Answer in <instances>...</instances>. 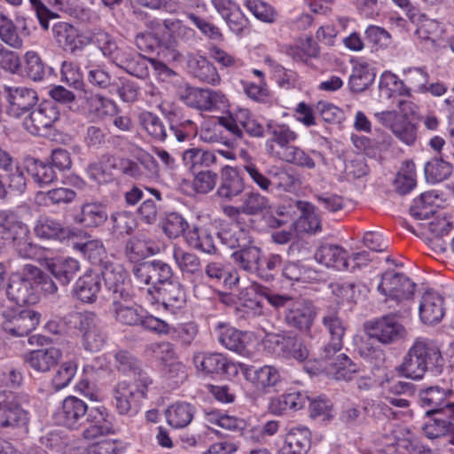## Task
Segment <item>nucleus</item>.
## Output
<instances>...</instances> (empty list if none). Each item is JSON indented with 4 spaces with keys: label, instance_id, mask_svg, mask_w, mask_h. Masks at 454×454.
<instances>
[{
    "label": "nucleus",
    "instance_id": "1",
    "mask_svg": "<svg viewBox=\"0 0 454 454\" xmlns=\"http://www.w3.org/2000/svg\"><path fill=\"white\" fill-rule=\"evenodd\" d=\"M443 364L437 342L426 337H418L404 355L398 370L403 376L418 380L427 372H440Z\"/></svg>",
    "mask_w": 454,
    "mask_h": 454
},
{
    "label": "nucleus",
    "instance_id": "2",
    "mask_svg": "<svg viewBox=\"0 0 454 454\" xmlns=\"http://www.w3.org/2000/svg\"><path fill=\"white\" fill-rule=\"evenodd\" d=\"M153 384V380L148 373H140L139 378L115 384L112 395L117 413L121 416H136L141 411L143 401L148 398Z\"/></svg>",
    "mask_w": 454,
    "mask_h": 454
},
{
    "label": "nucleus",
    "instance_id": "3",
    "mask_svg": "<svg viewBox=\"0 0 454 454\" xmlns=\"http://www.w3.org/2000/svg\"><path fill=\"white\" fill-rule=\"evenodd\" d=\"M73 249L81 253L92 265L98 266L101 271L105 286L117 287L123 281L122 277L128 275L122 264L111 261L103 242L98 239L73 242Z\"/></svg>",
    "mask_w": 454,
    "mask_h": 454
},
{
    "label": "nucleus",
    "instance_id": "4",
    "mask_svg": "<svg viewBox=\"0 0 454 454\" xmlns=\"http://www.w3.org/2000/svg\"><path fill=\"white\" fill-rule=\"evenodd\" d=\"M0 235L5 244H12L19 256L35 259L39 253L38 247L32 242L27 224L12 211H0Z\"/></svg>",
    "mask_w": 454,
    "mask_h": 454
},
{
    "label": "nucleus",
    "instance_id": "5",
    "mask_svg": "<svg viewBox=\"0 0 454 454\" xmlns=\"http://www.w3.org/2000/svg\"><path fill=\"white\" fill-rule=\"evenodd\" d=\"M268 129L272 136V140L282 148V151L278 153L281 160L301 168H312L315 167L314 160L304 151L288 145L298 137L297 133L288 125L270 122L268 124Z\"/></svg>",
    "mask_w": 454,
    "mask_h": 454
},
{
    "label": "nucleus",
    "instance_id": "6",
    "mask_svg": "<svg viewBox=\"0 0 454 454\" xmlns=\"http://www.w3.org/2000/svg\"><path fill=\"white\" fill-rule=\"evenodd\" d=\"M122 278L123 281L121 280L117 287L109 288L105 286L107 299L112 301L113 312L119 323L126 325H139L142 315L138 313L137 309L123 304L132 300L133 294L129 274L122 277Z\"/></svg>",
    "mask_w": 454,
    "mask_h": 454
},
{
    "label": "nucleus",
    "instance_id": "7",
    "mask_svg": "<svg viewBox=\"0 0 454 454\" xmlns=\"http://www.w3.org/2000/svg\"><path fill=\"white\" fill-rule=\"evenodd\" d=\"M192 364L203 376L232 378L240 371V363L218 352L197 351L192 356Z\"/></svg>",
    "mask_w": 454,
    "mask_h": 454
},
{
    "label": "nucleus",
    "instance_id": "8",
    "mask_svg": "<svg viewBox=\"0 0 454 454\" xmlns=\"http://www.w3.org/2000/svg\"><path fill=\"white\" fill-rule=\"evenodd\" d=\"M70 323L82 333V346L86 350L98 352L104 347L106 335L94 312H73L70 314Z\"/></svg>",
    "mask_w": 454,
    "mask_h": 454
},
{
    "label": "nucleus",
    "instance_id": "9",
    "mask_svg": "<svg viewBox=\"0 0 454 454\" xmlns=\"http://www.w3.org/2000/svg\"><path fill=\"white\" fill-rule=\"evenodd\" d=\"M2 328L13 337L28 335L38 325L40 315L20 307H4L2 312Z\"/></svg>",
    "mask_w": 454,
    "mask_h": 454
},
{
    "label": "nucleus",
    "instance_id": "10",
    "mask_svg": "<svg viewBox=\"0 0 454 454\" xmlns=\"http://www.w3.org/2000/svg\"><path fill=\"white\" fill-rule=\"evenodd\" d=\"M416 284L405 274L388 270L382 273L378 291L387 299L401 302L412 299Z\"/></svg>",
    "mask_w": 454,
    "mask_h": 454
},
{
    "label": "nucleus",
    "instance_id": "11",
    "mask_svg": "<svg viewBox=\"0 0 454 454\" xmlns=\"http://www.w3.org/2000/svg\"><path fill=\"white\" fill-rule=\"evenodd\" d=\"M294 208L300 211V215L295 222V229L300 232L316 233L321 231V220L316 213V207L304 200H290L287 205L278 207L276 213L278 215H292Z\"/></svg>",
    "mask_w": 454,
    "mask_h": 454
},
{
    "label": "nucleus",
    "instance_id": "12",
    "mask_svg": "<svg viewBox=\"0 0 454 454\" xmlns=\"http://www.w3.org/2000/svg\"><path fill=\"white\" fill-rule=\"evenodd\" d=\"M6 294L17 307L35 304L39 301L35 280L25 270L23 273H14L11 276Z\"/></svg>",
    "mask_w": 454,
    "mask_h": 454
},
{
    "label": "nucleus",
    "instance_id": "13",
    "mask_svg": "<svg viewBox=\"0 0 454 454\" xmlns=\"http://www.w3.org/2000/svg\"><path fill=\"white\" fill-rule=\"evenodd\" d=\"M367 330L371 338L382 344L395 343L404 339L407 334L405 327L398 321L396 313H390L370 322Z\"/></svg>",
    "mask_w": 454,
    "mask_h": 454
},
{
    "label": "nucleus",
    "instance_id": "14",
    "mask_svg": "<svg viewBox=\"0 0 454 454\" xmlns=\"http://www.w3.org/2000/svg\"><path fill=\"white\" fill-rule=\"evenodd\" d=\"M136 279L145 285L163 286L176 277L170 264L162 260L146 261L134 266L132 270Z\"/></svg>",
    "mask_w": 454,
    "mask_h": 454
},
{
    "label": "nucleus",
    "instance_id": "15",
    "mask_svg": "<svg viewBox=\"0 0 454 454\" xmlns=\"http://www.w3.org/2000/svg\"><path fill=\"white\" fill-rule=\"evenodd\" d=\"M59 119V111L53 101H44L36 108L31 109L24 118L22 125L32 135H44L43 131L51 128Z\"/></svg>",
    "mask_w": 454,
    "mask_h": 454
},
{
    "label": "nucleus",
    "instance_id": "16",
    "mask_svg": "<svg viewBox=\"0 0 454 454\" xmlns=\"http://www.w3.org/2000/svg\"><path fill=\"white\" fill-rule=\"evenodd\" d=\"M4 90L8 102L6 113L16 119L28 114L38 100L36 91L25 86H4Z\"/></svg>",
    "mask_w": 454,
    "mask_h": 454
},
{
    "label": "nucleus",
    "instance_id": "17",
    "mask_svg": "<svg viewBox=\"0 0 454 454\" xmlns=\"http://www.w3.org/2000/svg\"><path fill=\"white\" fill-rule=\"evenodd\" d=\"M317 309L314 304L306 299H295L285 312V322L301 333H309L315 321Z\"/></svg>",
    "mask_w": 454,
    "mask_h": 454
},
{
    "label": "nucleus",
    "instance_id": "18",
    "mask_svg": "<svg viewBox=\"0 0 454 454\" xmlns=\"http://www.w3.org/2000/svg\"><path fill=\"white\" fill-rule=\"evenodd\" d=\"M88 407L83 400L68 395L62 401L56 412V419L59 425L71 430H77L86 422Z\"/></svg>",
    "mask_w": 454,
    "mask_h": 454
},
{
    "label": "nucleus",
    "instance_id": "19",
    "mask_svg": "<svg viewBox=\"0 0 454 454\" xmlns=\"http://www.w3.org/2000/svg\"><path fill=\"white\" fill-rule=\"evenodd\" d=\"M113 419L114 416L104 405L88 408L86 421L90 425L82 431V437L90 441L99 436L113 434L114 432Z\"/></svg>",
    "mask_w": 454,
    "mask_h": 454
},
{
    "label": "nucleus",
    "instance_id": "20",
    "mask_svg": "<svg viewBox=\"0 0 454 454\" xmlns=\"http://www.w3.org/2000/svg\"><path fill=\"white\" fill-rule=\"evenodd\" d=\"M239 372L255 389L264 393L275 387L281 379L278 370L272 365L255 367L240 363Z\"/></svg>",
    "mask_w": 454,
    "mask_h": 454
},
{
    "label": "nucleus",
    "instance_id": "21",
    "mask_svg": "<svg viewBox=\"0 0 454 454\" xmlns=\"http://www.w3.org/2000/svg\"><path fill=\"white\" fill-rule=\"evenodd\" d=\"M172 257L184 277L190 278L194 284L204 283L203 267L197 254L185 251L181 247L174 246Z\"/></svg>",
    "mask_w": 454,
    "mask_h": 454
},
{
    "label": "nucleus",
    "instance_id": "22",
    "mask_svg": "<svg viewBox=\"0 0 454 454\" xmlns=\"http://www.w3.org/2000/svg\"><path fill=\"white\" fill-rule=\"evenodd\" d=\"M332 353L329 357L325 356L322 349L319 366L325 370L326 373L336 380H349L353 374L357 372L358 365L354 363L346 354L336 355Z\"/></svg>",
    "mask_w": 454,
    "mask_h": 454
},
{
    "label": "nucleus",
    "instance_id": "23",
    "mask_svg": "<svg viewBox=\"0 0 454 454\" xmlns=\"http://www.w3.org/2000/svg\"><path fill=\"white\" fill-rule=\"evenodd\" d=\"M29 412L14 400L0 402V429L27 431Z\"/></svg>",
    "mask_w": 454,
    "mask_h": 454
},
{
    "label": "nucleus",
    "instance_id": "24",
    "mask_svg": "<svg viewBox=\"0 0 454 454\" xmlns=\"http://www.w3.org/2000/svg\"><path fill=\"white\" fill-rule=\"evenodd\" d=\"M101 271L86 270L74 283L73 295L84 303H93L102 289Z\"/></svg>",
    "mask_w": 454,
    "mask_h": 454
},
{
    "label": "nucleus",
    "instance_id": "25",
    "mask_svg": "<svg viewBox=\"0 0 454 454\" xmlns=\"http://www.w3.org/2000/svg\"><path fill=\"white\" fill-rule=\"evenodd\" d=\"M186 100L189 106L202 111L220 110L228 105V99L221 90L210 89H193Z\"/></svg>",
    "mask_w": 454,
    "mask_h": 454
},
{
    "label": "nucleus",
    "instance_id": "26",
    "mask_svg": "<svg viewBox=\"0 0 454 454\" xmlns=\"http://www.w3.org/2000/svg\"><path fill=\"white\" fill-rule=\"evenodd\" d=\"M443 298L436 292L427 291L421 297L419 314L425 325L438 324L445 314Z\"/></svg>",
    "mask_w": 454,
    "mask_h": 454
},
{
    "label": "nucleus",
    "instance_id": "27",
    "mask_svg": "<svg viewBox=\"0 0 454 454\" xmlns=\"http://www.w3.org/2000/svg\"><path fill=\"white\" fill-rule=\"evenodd\" d=\"M163 27L160 43L166 48H174L180 43H187L195 37V31L177 19L165 20Z\"/></svg>",
    "mask_w": 454,
    "mask_h": 454
},
{
    "label": "nucleus",
    "instance_id": "28",
    "mask_svg": "<svg viewBox=\"0 0 454 454\" xmlns=\"http://www.w3.org/2000/svg\"><path fill=\"white\" fill-rule=\"evenodd\" d=\"M311 446V432L306 426L288 429L281 449L282 454H307Z\"/></svg>",
    "mask_w": 454,
    "mask_h": 454
},
{
    "label": "nucleus",
    "instance_id": "29",
    "mask_svg": "<svg viewBox=\"0 0 454 454\" xmlns=\"http://www.w3.org/2000/svg\"><path fill=\"white\" fill-rule=\"evenodd\" d=\"M309 400L306 392L289 388L270 401V409L274 414L282 415L287 411H296L302 409Z\"/></svg>",
    "mask_w": 454,
    "mask_h": 454
},
{
    "label": "nucleus",
    "instance_id": "30",
    "mask_svg": "<svg viewBox=\"0 0 454 454\" xmlns=\"http://www.w3.org/2000/svg\"><path fill=\"white\" fill-rule=\"evenodd\" d=\"M322 324L330 335V341L324 346L325 356L339 352L343 347L345 326L341 318L335 312H328L322 318Z\"/></svg>",
    "mask_w": 454,
    "mask_h": 454
},
{
    "label": "nucleus",
    "instance_id": "31",
    "mask_svg": "<svg viewBox=\"0 0 454 454\" xmlns=\"http://www.w3.org/2000/svg\"><path fill=\"white\" fill-rule=\"evenodd\" d=\"M314 256L317 262L327 268L337 270L348 269V254L340 246L323 244L317 248Z\"/></svg>",
    "mask_w": 454,
    "mask_h": 454
},
{
    "label": "nucleus",
    "instance_id": "32",
    "mask_svg": "<svg viewBox=\"0 0 454 454\" xmlns=\"http://www.w3.org/2000/svg\"><path fill=\"white\" fill-rule=\"evenodd\" d=\"M214 334L218 342L225 348L240 355L246 352V334L230 324L218 322L214 326Z\"/></svg>",
    "mask_w": 454,
    "mask_h": 454
},
{
    "label": "nucleus",
    "instance_id": "33",
    "mask_svg": "<svg viewBox=\"0 0 454 454\" xmlns=\"http://www.w3.org/2000/svg\"><path fill=\"white\" fill-rule=\"evenodd\" d=\"M34 231L37 238L63 242L69 239L71 231L61 222L48 215H41L35 222Z\"/></svg>",
    "mask_w": 454,
    "mask_h": 454
},
{
    "label": "nucleus",
    "instance_id": "34",
    "mask_svg": "<svg viewBox=\"0 0 454 454\" xmlns=\"http://www.w3.org/2000/svg\"><path fill=\"white\" fill-rule=\"evenodd\" d=\"M62 352L55 347L42 348L30 351L25 356V362L35 371L47 372L58 364Z\"/></svg>",
    "mask_w": 454,
    "mask_h": 454
},
{
    "label": "nucleus",
    "instance_id": "35",
    "mask_svg": "<svg viewBox=\"0 0 454 454\" xmlns=\"http://www.w3.org/2000/svg\"><path fill=\"white\" fill-rule=\"evenodd\" d=\"M449 392V390L438 386L421 390L419 395V403L421 407L426 409V415L444 413L445 404L449 403L446 400Z\"/></svg>",
    "mask_w": 454,
    "mask_h": 454
},
{
    "label": "nucleus",
    "instance_id": "36",
    "mask_svg": "<svg viewBox=\"0 0 454 454\" xmlns=\"http://www.w3.org/2000/svg\"><path fill=\"white\" fill-rule=\"evenodd\" d=\"M221 243L231 249L242 248L252 243L250 230L239 223H232L221 229L217 233Z\"/></svg>",
    "mask_w": 454,
    "mask_h": 454
},
{
    "label": "nucleus",
    "instance_id": "37",
    "mask_svg": "<svg viewBox=\"0 0 454 454\" xmlns=\"http://www.w3.org/2000/svg\"><path fill=\"white\" fill-rule=\"evenodd\" d=\"M52 34L57 42L68 49L71 53L85 45V36L79 35L78 30L67 22L59 21L52 27Z\"/></svg>",
    "mask_w": 454,
    "mask_h": 454
},
{
    "label": "nucleus",
    "instance_id": "38",
    "mask_svg": "<svg viewBox=\"0 0 454 454\" xmlns=\"http://www.w3.org/2000/svg\"><path fill=\"white\" fill-rule=\"evenodd\" d=\"M196 408L187 402H176L165 411L168 424L173 428H184L192 420Z\"/></svg>",
    "mask_w": 454,
    "mask_h": 454
},
{
    "label": "nucleus",
    "instance_id": "39",
    "mask_svg": "<svg viewBox=\"0 0 454 454\" xmlns=\"http://www.w3.org/2000/svg\"><path fill=\"white\" fill-rule=\"evenodd\" d=\"M49 270L54 278L63 286H67L80 270L78 260L67 257L57 258L48 264Z\"/></svg>",
    "mask_w": 454,
    "mask_h": 454
},
{
    "label": "nucleus",
    "instance_id": "40",
    "mask_svg": "<svg viewBox=\"0 0 454 454\" xmlns=\"http://www.w3.org/2000/svg\"><path fill=\"white\" fill-rule=\"evenodd\" d=\"M106 207L102 203L90 202L82 206L75 221L85 227H98L107 220Z\"/></svg>",
    "mask_w": 454,
    "mask_h": 454
},
{
    "label": "nucleus",
    "instance_id": "41",
    "mask_svg": "<svg viewBox=\"0 0 454 454\" xmlns=\"http://www.w3.org/2000/svg\"><path fill=\"white\" fill-rule=\"evenodd\" d=\"M262 254V251L261 248L251 246L250 244L247 247H244L233 252L231 257L239 269L247 273L255 275L258 266L261 263Z\"/></svg>",
    "mask_w": 454,
    "mask_h": 454
},
{
    "label": "nucleus",
    "instance_id": "42",
    "mask_svg": "<svg viewBox=\"0 0 454 454\" xmlns=\"http://www.w3.org/2000/svg\"><path fill=\"white\" fill-rule=\"evenodd\" d=\"M410 20L417 26L415 35L421 41H434L433 37L439 30V24L435 20L428 18L418 10H409Z\"/></svg>",
    "mask_w": 454,
    "mask_h": 454
},
{
    "label": "nucleus",
    "instance_id": "43",
    "mask_svg": "<svg viewBox=\"0 0 454 454\" xmlns=\"http://www.w3.org/2000/svg\"><path fill=\"white\" fill-rule=\"evenodd\" d=\"M189 67L193 75L211 85L220 82V75L213 64L203 56H195L189 59Z\"/></svg>",
    "mask_w": 454,
    "mask_h": 454
},
{
    "label": "nucleus",
    "instance_id": "44",
    "mask_svg": "<svg viewBox=\"0 0 454 454\" xmlns=\"http://www.w3.org/2000/svg\"><path fill=\"white\" fill-rule=\"evenodd\" d=\"M438 195L433 192L422 193L419 198L414 200L413 204L410 207L411 215L417 220H426L433 216L438 209L435 201Z\"/></svg>",
    "mask_w": 454,
    "mask_h": 454
},
{
    "label": "nucleus",
    "instance_id": "45",
    "mask_svg": "<svg viewBox=\"0 0 454 454\" xmlns=\"http://www.w3.org/2000/svg\"><path fill=\"white\" fill-rule=\"evenodd\" d=\"M185 240L188 246L205 254L216 253V247L212 235L206 229L194 227L185 233Z\"/></svg>",
    "mask_w": 454,
    "mask_h": 454
},
{
    "label": "nucleus",
    "instance_id": "46",
    "mask_svg": "<svg viewBox=\"0 0 454 454\" xmlns=\"http://www.w3.org/2000/svg\"><path fill=\"white\" fill-rule=\"evenodd\" d=\"M124 254L129 262H138L152 255L153 251L143 235H136L127 241Z\"/></svg>",
    "mask_w": 454,
    "mask_h": 454
},
{
    "label": "nucleus",
    "instance_id": "47",
    "mask_svg": "<svg viewBox=\"0 0 454 454\" xmlns=\"http://www.w3.org/2000/svg\"><path fill=\"white\" fill-rule=\"evenodd\" d=\"M138 121L146 133L157 141L167 138V128L163 121L155 114L148 111L138 115Z\"/></svg>",
    "mask_w": 454,
    "mask_h": 454
},
{
    "label": "nucleus",
    "instance_id": "48",
    "mask_svg": "<svg viewBox=\"0 0 454 454\" xmlns=\"http://www.w3.org/2000/svg\"><path fill=\"white\" fill-rule=\"evenodd\" d=\"M164 286L161 294L164 306L172 309L181 308L186 301V294L178 278L175 277Z\"/></svg>",
    "mask_w": 454,
    "mask_h": 454
},
{
    "label": "nucleus",
    "instance_id": "49",
    "mask_svg": "<svg viewBox=\"0 0 454 454\" xmlns=\"http://www.w3.org/2000/svg\"><path fill=\"white\" fill-rule=\"evenodd\" d=\"M244 189L243 178L239 172H223L222 182L217 190L219 197L232 200Z\"/></svg>",
    "mask_w": 454,
    "mask_h": 454
},
{
    "label": "nucleus",
    "instance_id": "50",
    "mask_svg": "<svg viewBox=\"0 0 454 454\" xmlns=\"http://www.w3.org/2000/svg\"><path fill=\"white\" fill-rule=\"evenodd\" d=\"M374 79L373 70L367 64H359L354 67L348 85L352 91L362 92L373 82Z\"/></svg>",
    "mask_w": 454,
    "mask_h": 454
},
{
    "label": "nucleus",
    "instance_id": "51",
    "mask_svg": "<svg viewBox=\"0 0 454 454\" xmlns=\"http://www.w3.org/2000/svg\"><path fill=\"white\" fill-rule=\"evenodd\" d=\"M114 357L117 370L124 375L136 379L140 373H147L142 369V363L126 350L116 352Z\"/></svg>",
    "mask_w": 454,
    "mask_h": 454
},
{
    "label": "nucleus",
    "instance_id": "52",
    "mask_svg": "<svg viewBox=\"0 0 454 454\" xmlns=\"http://www.w3.org/2000/svg\"><path fill=\"white\" fill-rule=\"evenodd\" d=\"M24 71L26 76L34 82H41L46 74V66L39 54L34 51L24 55Z\"/></svg>",
    "mask_w": 454,
    "mask_h": 454
},
{
    "label": "nucleus",
    "instance_id": "53",
    "mask_svg": "<svg viewBox=\"0 0 454 454\" xmlns=\"http://www.w3.org/2000/svg\"><path fill=\"white\" fill-rule=\"evenodd\" d=\"M85 45L88 43H94L98 46L99 51L105 57L117 59L115 55L118 50L115 40L108 33L98 30L94 32L91 35L85 36Z\"/></svg>",
    "mask_w": 454,
    "mask_h": 454
},
{
    "label": "nucleus",
    "instance_id": "54",
    "mask_svg": "<svg viewBox=\"0 0 454 454\" xmlns=\"http://www.w3.org/2000/svg\"><path fill=\"white\" fill-rule=\"evenodd\" d=\"M241 211L247 215L273 212L269 200L257 192H251L244 199Z\"/></svg>",
    "mask_w": 454,
    "mask_h": 454
},
{
    "label": "nucleus",
    "instance_id": "55",
    "mask_svg": "<svg viewBox=\"0 0 454 454\" xmlns=\"http://www.w3.org/2000/svg\"><path fill=\"white\" fill-rule=\"evenodd\" d=\"M284 344L285 348L281 355L283 357L294 359L300 363L306 362L309 359V351L301 339L288 335V340Z\"/></svg>",
    "mask_w": 454,
    "mask_h": 454
},
{
    "label": "nucleus",
    "instance_id": "56",
    "mask_svg": "<svg viewBox=\"0 0 454 454\" xmlns=\"http://www.w3.org/2000/svg\"><path fill=\"white\" fill-rule=\"evenodd\" d=\"M283 259L279 254H270L268 256H264L262 254L261 263L258 266L255 276L265 281H271L274 279L278 270L281 269Z\"/></svg>",
    "mask_w": 454,
    "mask_h": 454
},
{
    "label": "nucleus",
    "instance_id": "57",
    "mask_svg": "<svg viewBox=\"0 0 454 454\" xmlns=\"http://www.w3.org/2000/svg\"><path fill=\"white\" fill-rule=\"evenodd\" d=\"M215 160L213 153L197 148L186 150L183 154L184 165L191 170L196 168H207Z\"/></svg>",
    "mask_w": 454,
    "mask_h": 454
},
{
    "label": "nucleus",
    "instance_id": "58",
    "mask_svg": "<svg viewBox=\"0 0 454 454\" xmlns=\"http://www.w3.org/2000/svg\"><path fill=\"white\" fill-rule=\"evenodd\" d=\"M253 288L257 297L266 300L276 309L285 308L286 310L290 303L294 301L289 295L276 294L262 285H254Z\"/></svg>",
    "mask_w": 454,
    "mask_h": 454
},
{
    "label": "nucleus",
    "instance_id": "59",
    "mask_svg": "<svg viewBox=\"0 0 454 454\" xmlns=\"http://www.w3.org/2000/svg\"><path fill=\"white\" fill-rule=\"evenodd\" d=\"M199 333V328L194 322L180 324L176 327L171 326V338L179 342L183 347H189L192 344Z\"/></svg>",
    "mask_w": 454,
    "mask_h": 454
},
{
    "label": "nucleus",
    "instance_id": "60",
    "mask_svg": "<svg viewBox=\"0 0 454 454\" xmlns=\"http://www.w3.org/2000/svg\"><path fill=\"white\" fill-rule=\"evenodd\" d=\"M391 184L397 194L401 196L409 194L417 186L415 172H395L391 178Z\"/></svg>",
    "mask_w": 454,
    "mask_h": 454
},
{
    "label": "nucleus",
    "instance_id": "61",
    "mask_svg": "<svg viewBox=\"0 0 454 454\" xmlns=\"http://www.w3.org/2000/svg\"><path fill=\"white\" fill-rule=\"evenodd\" d=\"M90 110L98 117L112 116L117 113V106L112 100L99 94L91 96L88 99Z\"/></svg>",
    "mask_w": 454,
    "mask_h": 454
},
{
    "label": "nucleus",
    "instance_id": "62",
    "mask_svg": "<svg viewBox=\"0 0 454 454\" xmlns=\"http://www.w3.org/2000/svg\"><path fill=\"white\" fill-rule=\"evenodd\" d=\"M442 414L439 417L430 419L425 424L423 430L425 435L429 439L440 438L448 435L451 430L452 422L450 419L442 418Z\"/></svg>",
    "mask_w": 454,
    "mask_h": 454
},
{
    "label": "nucleus",
    "instance_id": "63",
    "mask_svg": "<svg viewBox=\"0 0 454 454\" xmlns=\"http://www.w3.org/2000/svg\"><path fill=\"white\" fill-rule=\"evenodd\" d=\"M185 184H191L192 191L196 193H207L216 184V174L215 172H197L192 180H184Z\"/></svg>",
    "mask_w": 454,
    "mask_h": 454
},
{
    "label": "nucleus",
    "instance_id": "64",
    "mask_svg": "<svg viewBox=\"0 0 454 454\" xmlns=\"http://www.w3.org/2000/svg\"><path fill=\"white\" fill-rule=\"evenodd\" d=\"M188 223L180 214L172 212L166 215L163 230L169 239H176L182 234L185 235Z\"/></svg>",
    "mask_w": 454,
    "mask_h": 454
}]
</instances>
